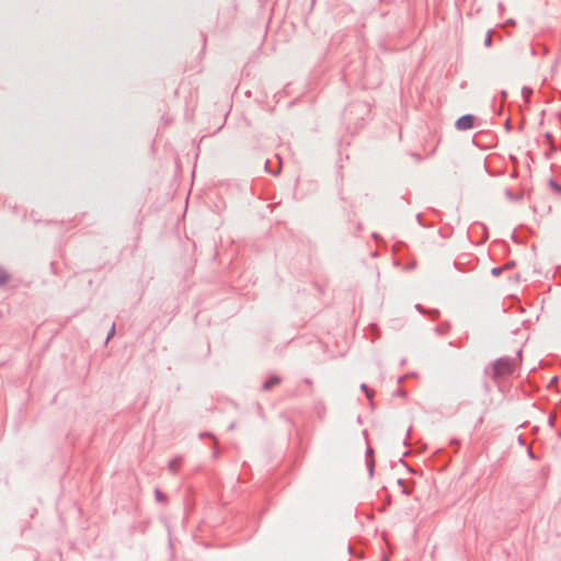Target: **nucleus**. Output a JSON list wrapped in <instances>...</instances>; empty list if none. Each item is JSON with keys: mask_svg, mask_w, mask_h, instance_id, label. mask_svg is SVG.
I'll return each instance as SVG.
<instances>
[{"mask_svg": "<svg viewBox=\"0 0 561 561\" xmlns=\"http://www.w3.org/2000/svg\"><path fill=\"white\" fill-rule=\"evenodd\" d=\"M9 279L8 274L0 268V285L7 283Z\"/></svg>", "mask_w": 561, "mask_h": 561, "instance_id": "nucleus-5", "label": "nucleus"}, {"mask_svg": "<svg viewBox=\"0 0 561 561\" xmlns=\"http://www.w3.org/2000/svg\"><path fill=\"white\" fill-rule=\"evenodd\" d=\"M180 465H181V458H174L169 462L168 467L171 472H176L178 469L180 468Z\"/></svg>", "mask_w": 561, "mask_h": 561, "instance_id": "nucleus-3", "label": "nucleus"}, {"mask_svg": "<svg viewBox=\"0 0 561 561\" xmlns=\"http://www.w3.org/2000/svg\"><path fill=\"white\" fill-rule=\"evenodd\" d=\"M493 370L496 377L505 376L513 371V365L510 360L502 358L495 362Z\"/></svg>", "mask_w": 561, "mask_h": 561, "instance_id": "nucleus-1", "label": "nucleus"}, {"mask_svg": "<svg viewBox=\"0 0 561 561\" xmlns=\"http://www.w3.org/2000/svg\"><path fill=\"white\" fill-rule=\"evenodd\" d=\"M280 382V379L277 378V377H272L270 378L265 383H264V389L268 390L271 389L273 386L275 385H278Z\"/></svg>", "mask_w": 561, "mask_h": 561, "instance_id": "nucleus-4", "label": "nucleus"}, {"mask_svg": "<svg viewBox=\"0 0 561 561\" xmlns=\"http://www.w3.org/2000/svg\"><path fill=\"white\" fill-rule=\"evenodd\" d=\"M382 561H388L387 559L382 560Z\"/></svg>", "mask_w": 561, "mask_h": 561, "instance_id": "nucleus-7", "label": "nucleus"}, {"mask_svg": "<svg viewBox=\"0 0 561 561\" xmlns=\"http://www.w3.org/2000/svg\"><path fill=\"white\" fill-rule=\"evenodd\" d=\"M473 125V116L472 115H465L461 116L457 123L456 126L460 130L470 129Z\"/></svg>", "mask_w": 561, "mask_h": 561, "instance_id": "nucleus-2", "label": "nucleus"}, {"mask_svg": "<svg viewBox=\"0 0 561 561\" xmlns=\"http://www.w3.org/2000/svg\"><path fill=\"white\" fill-rule=\"evenodd\" d=\"M492 273H493V275L497 276L501 273V268L495 267L492 270Z\"/></svg>", "mask_w": 561, "mask_h": 561, "instance_id": "nucleus-6", "label": "nucleus"}]
</instances>
